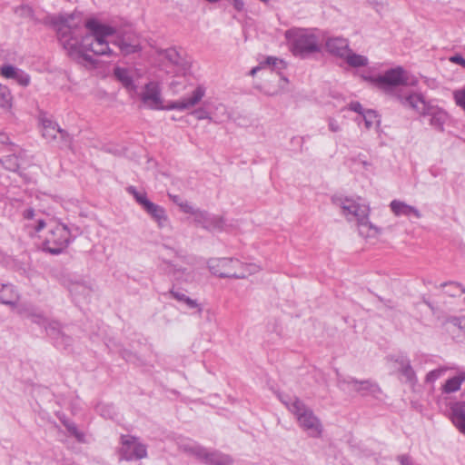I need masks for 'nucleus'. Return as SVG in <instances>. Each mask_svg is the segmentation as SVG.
Returning <instances> with one entry per match:
<instances>
[{
    "instance_id": "nucleus-15",
    "label": "nucleus",
    "mask_w": 465,
    "mask_h": 465,
    "mask_svg": "<svg viewBox=\"0 0 465 465\" xmlns=\"http://www.w3.org/2000/svg\"><path fill=\"white\" fill-rule=\"evenodd\" d=\"M193 216L195 223L208 231L222 230L223 228L224 221L221 216L210 214L206 211L200 209H196Z\"/></svg>"
},
{
    "instance_id": "nucleus-21",
    "label": "nucleus",
    "mask_w": 465,
    "mask_h": 465,
    "mask_svg": "<svg viewBox=\"0 0 465 465\" xmlns=\"http://www.w3.org/2000/svg\"><path fill=\"white\" fill-rule=\"evenodd\" d=\"M201 461L208 465H232V459L218 450H209L204 448V453L201 456Z\"/></svg>"
},
{
    "instance_id": "nucleus-7",
    "label": "nucleus",
    "mask_w": 465,
    "mask_h": 465,
    "mask_svg": "<svg viewBox=\"0 0 465 465\" xmlns=\"http://www.w3.org/2000/svg\"><path fill=\"white\" fill-rule=\"evenodd\" d=\"M211 272L221 278L244 279L257 273L261 268L256 263H244L234 258H213L208 261Z\"/></svg>"
},
{
    "instance_id": "nucleus-41",
    "label": "nucleus",
    "mask_w": 465,
    "mask_h": 465,
    "mask_svg": "<svg viewBox=\"0 0 465 465\" xmlns=\"http://www.w3.org/2000/svg\"><path fill=\"white\" fill-rule=\"evenodd\" d=\"M97 411L107 419H113L114 415V408L110 404H98L96 407Z\"/></svg>"
},
{
    "instance_id": "nucleus-31",
    "label": "nucleus",
    "mask_w": 465,
    "mask_h": 465,
    "mask_svg": "<svg viewBox=\"0 0 465 465\" xmlns=\"http://www.w3.org/2000/svg\"><path fill=\"white\" fill-rule=\"evenodd\" d=\"M168 266V273L171 274L176 281L190 282L193 280V275L186 269L178 268L176 265L166 262Z\"/></svg>"
},
{
    "instance_id": "nucleus-52",
    "label": "nucleus",
    "mask_w": 465,
    "mask_h": 465,
    "mask_svg": "<svg viewBox=\"0 0 465 465\" xmlns=\"http://www.w3.org/2000/svg\"><path fill=\"white\" fill-rule=\"evenodd\" d=\"M176 84H177V83H176V82H174V81H173V82H172V83H171V87H172V88H173V87H174V85H175Z\"/></svg>"
},
{
    "instance_id": "nucleus-42",
    "label": "nucleus",
    "mask_w": 465,
    "mask_h": 465,
    "mask_svg": "<svg viewBox=\"0 0 465 465\" xmlns=\"http://www.w3.org/2000/svg\"><path fill=\"white\" fill-rule=\"evenodd\" d=\"M192 114L197 120H209L210 122L213 121V118L210 112H208L205 108L200 107L192 112Z\"/></svg>"
},
{
    "instance_id": "nucleus-20",
    "label": "nucleus",
    "mask_w": 465,
    "mask_h": 465,
    "mask_svg": "<svg viewBox=\"0 0 465 465\" xmlns=\"http://www.w3.org/2000/svg\"><path fill=\"white\" fill-rule=\"evenodd\" d=\"M68 290L74 300L77 302L87 300L92 292V285L86 282H73L69 284Z\"/></svg>"
},
{
    "instance_id": "nucleus-51",
    "label": "nucleus",
    "mask_w": 465,
    "mask_h": 465,
    "mask_svg": "<svg viewBox=\"0 0 465 465\" xmlns=\"http://www.w3.org/2000/svg\"><path fill=\"white\" fill-rule=\"evenodd\" d=\"M261 69H262V66H261V63H260L258 66H255V67H253V68L251 70L250 74L253 76V75H255V74H256L258 71H260Z\"/></svg>"
},
{
    "instance_id": "nucleus-46",
    "label": "nucleus",
    "mask_w": 465,
    "mask_h": 465,
    "mask_svg": "<svg viewBox=\"0 0 465 465\" xmlns=\"http://www.w3.org/2000/svg\"><path fill=\"white\" fill-rule=\"evenodd\" d=\"M349 109L351 111L358 113L361 115H362V113L366 112V110L362 108V105L359 102H351L349 104Z\"/></svg>"
},
{
    "instance_id": "nucleus-47",
    "label": "nucleus",
    "mask_w": 465,
    "mask_h": 465,
    "mask_svg": "<svg viewBox=\"0 0 465 465\" xmlns=\"http://www.w3.org/2000/svg\"><path fill=\"white\" fill-rule=\"evenodd\" d=\"M450 61L452 63H455L457 64L461 65L463 68H465V59L460 54L453 55L450 58Z\"/></svg>"
},
{
    "instance_id": "nucleus-32",
    "label": "nucleus",
    "mask_w": 465,
    "mask_h": 465,
    "mask_svg": "<svg viewBox=\"0 0 465 465\" xmlns=\"http://www.w3.org/2000/svg\"><path fill=\"white\" fill-rule=\"evenodd\" d=\"M343 59H345L347 64L350 66H351V67L366 66L368 64V62H369V60H368V58L366 56L355 54V53L351 52V49L346 54V55L344 56Z\"/></svg>"
},
{
    "instance_id": "nucleus-9",
    "label": "nucleus",
    "mask_w": 465,
    "mask_h": 465,
    "mask_svg": "<svg viewBox=\"0 0 465 465\" xmlns=\"http://www.w3.org/2000/svg\"><path fill=\"white\" fill-rule=\"evenodd\" d=\"M364 79L386 93H391L393 88L400 85H415L417 84V79L411 77L408 72L401 66L387 70L382 75L364 77Z\"/></svg>"
},
{
    "instance_id": "nucleus-18",
    "label": "nucleus",
    "mask_w": 465,
    "mask_h": 465,
    "mask_svg": "<svg viewBox=\"0 0 465 465\" xmlns=\"http://www.w3.org/2000/svg\"><path fill=\"white\" fill-rule=\"evenodd\" d=\"M1 75L6 79H14L22 86H27L30 84V75L25 71L11 64H5L0 67Z\"/></svg>"
},
{
    "instance_id": "nucleus-10",
    "label": "nucleus",
    "mask_w": 465,
    "mask_h": 465,
    "mask_svg": "<svg viewBox=\"0 0 465 465\" xmlns=\"http://www.w3.org/2000/svg\"><path fill=\"white\" fill-rule=\"evenodd\" d=\"M126 191L128 193L133 195L136 203L148 215H150V217L157 223L160 229L170 227L169 217L163 206L151 202L148 199L146 193L137 191L134 186H128Z\"/></svg>"
},
{
    "instance_id": "nucleus-53",
    "label": "nucleus",
    "mask_w": 465,
    "mask_h": 465,
    "mask_svg": "<svg viewBox=\"0 0 465 465\" xmlns=\"http://www.w3.org/2000/svg\"><path fill=\"white\" fill-rule=\"evenodd\" d=\"M177 198H178L177 196L173 197V202L178 204L179 202L177 201Z\"/></svg>"
},
{
    "instance_id": "nucleus-26",
    "label": "nucleus",
    "mask_w": 465,
    "mask_h": 465,
    "mask_svg": "<svg viewBox=\"0 0 465 465\" xmlns=\"http://www.w3.org/2000/svg\"><path fill=\"white\" fill-rule=\"evenodd\" d=\"M170 295L173 299L178 301L179 302H182V303L185 304L187 308H189V309H196L199 313L202 312L203 308L198 303V302L196 300H193V299H191L190 297H188L183 292H182L180 290L172 289L170 291Z\"/></svg>"
},
{
    "instance_id": "nucleus-8",
    "label": "nucleus",
    "mask_w": 465,
    "mask_h": 465,
    "mask_svg": "<svg viewBox=\"0 0 465 465\" xmlns=\"http://www.w3.org/2000/svg\"><path fill=\"white\" fill-rule=\"evenodd\" d=\"M48 231L43 242L44 249L51 254L61 253L73 241L69 228L52 218L46 224Z\"/></svg>"
},
{
    "instance_id": "nucleus-28",
    "label": "nucleus",
    "mask_w": 465,
    "mask_h": 465,
    "mask_svg": "<svg viewBox=\"0 0 465 465\" xmlns=\"http://www.w3.org/2000/svg\"><path fill=\"white\" fill-rule=\"evenodd\" d=\"M454 370H457V365L455 364L440 366L439 368L434 369L426 374L425 382L434 383L438 379L444 376L448 371H451Z\"/></svg>"
},
{
    "instance_id": "nucleus-43",
    "label": "nucleus",
    "mask_w": 465,
    "mask_h": 465,
    "mask_svg": "<svg viewBox=\"0 0 465 465\" xmlns=\"http://www.w3.org/2000/svg\"><path fill=\"white\" fill-rule=\"evenodd\" d=\"M453 98L456 104L465 109V86L453 92Z\"/></svg>"
},
{
    "instance_id": "nucleus-33",
    "label": "nucleus",
    "mask_w": 465,
    "mask_h": 465,
    "mask_svg": "<svg viewBox=\"0 0 465 465\" xmlns=\"http://www.w3.org/2000/svg\"><path fill=\"white\" fill-rule=\"evenodd\" d=\"M3 167L11 172H16L20 166L19 158L15 154L6 155L0 159Z\"/></svg>"
},
{
    "instance_id": "nucleus-50",
    "label": "nucleus",
    "mask_w": 465,
    "mask_h": 465,
    "mask_svg": "<svg viewBox=\"0 0 465 465\" xmlns=\"http://www.w3.org/2000/svg\"><path fill=\"white\" fill-rule=\"evenodd\" d=\"M234 7L237 10H242L243 8V3L241 0H234Z\"/></svg>"
},
{
    "instance_id": "nucleus-36",
    "label": "nucleus",
    "mask_w": 465,
    "mask_h": 465,
    "mask_svg": "<svg viewBox=\"0 0 465 465\" xmlns=\"http://www.w3.org/2000/svg\"><path fill=\"white\" fill-rule=\"evenodd\" d=\"M60 420L65 426L67 430L72 435H74L79 441L84 440V434L78 430L76 425L73 421H70L69 420H66L65 418H61Z\"/></svg>"
},
{
    "instance_id": "nucleus-27",
    "label": "nucleus",
    "mask_w": 465,
    "mask_h": 465,
    "mask_svg": "<svg viewBox=\"0 0 465 465\" xmlns=\"http://www.w3.org/2000/svg\"><path fill=\"white\" fill-rule=\"evenodd\" d=\"M18 294L12 284L0 283V302L4 304H14Z\"/></svg>"
},
{
    "instance_id": "nucleus-38",
    "label": "nucleus",
    "mask_w": 465,
    "mask_h": 465,
    "mask_svg": "<svg viewBox=\"0 0 465 465\" xmlns=\"http://www.w3.org/2000/svg\"><path fill=\"white\" fill-rule=\"evenodd\" d=\"M440 286L451 288V290L446 291V293H448L450 296L461 295L465 292V288L458 282H451L449 283L446 282V283H442Z\"/></svg>"
},
{
    "instance_id": "nucleus-37",
    "label": "nucleus",
    "mask_w": 465,
    "mask_h": 465,
    "mask_svg": "<svg viewBox=\"0 0 465 465\" xmlns=\"http://www.w3.org/2000/svg\"><path fill=\"white\" fill-rule=\"evenodd\" d=\"M15 14L18 16L28 18L35 22L41 21L40 19L35 17L34 11H33L32 7L27 5H23L18 6L15 9Z\"/></svg>"
},
{
    "instance_id": "nucleus-4",
    "label": "nucleus",
    "mask_w": 465,
    "mask_h": 465,
    "mask_svg": "<svg viewBox=\"0 0 465 465\" xmlns=\"http://www.w3.org/2000/svg\"><path fill=\"white\" fill-rule=\"evenodd\" d=\"M334 204L341 209L342 215L349 221H356L360 235L364 238H374L381 233V229L369 220L371 209L361 199L333 197Z\"/></svg>"
},
{
    "instance_id": "nucleus-6",
    "label": "nucleus",
    "mask_w": 465,
    "mask_h": 465,
    "mask_svg": "<svg viewBox=\"0 0 465 465\" xmlns=\"http://www.w3.org/2000/svg\"><path fill=\"white\" fill-rule=\"evenodd\" d=\"M281 401L296 417L299 426L311 438H321L323 426L312 409L295 396L280 395Z\"/></svg>"
},
{
    "instance_id": "nucleus-12",
    "label": "nucleus",
    "mask_w": 465,
    "mask_h": 465,
    "mask_svg": "<svg viewBox=\"0 0 465 465\" xmlns=\"http://www.w3.org/2000/svg\"><path fill=\"white\" fill-rule=\"evenodd\" d=\"M21 216L24 226L30 234L41 232L52 219L47 213L33 207H25L22 210Z\"/></svg>"
},
{
    "instance_id": "nucleus-23",
    "label": "nucleus",
    "mask_w": 465,
    "mask_h": 465,
    "mask_svg": "<svg viewBox=\"0 0 465 465\" xmlns=\"http://www.w3.org/2000/svg\"><path fill=\"white\" fill-rule=\"evenodd\" d=\"M177 446L180 450L200 460L204 453V447L190 439H180L177 440Z\"/></svg>"
},
{
    "instance_id": "nucleus-19",
    "label": "nucleus",
    "mask_w": 465,
    "mask_h": 465,
    "mask_svg": "<svg viewBox=\"0 0 465 465\" xmlns=\"http://www.w3.org/2000/svg\"><path fill=\"white\" fill-rule=\"evenodd\" d=\"M455 375L446 380L441 386V391L445 394L457 392L460 390L461 384L465 382V369H460L457 366L454 370Z\"/></svg>"
},
{
    "instance_id": "nucleus-16",
    "label": "nucleus",
    "mask_w": 465,
    "mask_h": 465,
    "mask_svg": "<svg viewBox=\"0 0 465 465\" xmlns=\"http://www.w3.org/2000/svg\"><path fill=\"white\" fill-rule=\"evenodd\" d=\"M47 335L54 341V344L58 348L66 349L71 345V337L65 335L61 331V325L56 321H48L44 325Z\"/></svg>"
},
{
    "instance_id": "nucleus-39",
    "label": "nucleus",
    "mask_w": 465,
    "mask_h": 465,
    "mask_svg": "<svg viewBox=\"0 0 465 465\" xmlns=\"http://www.w3.org/2000/svg\"><path fill=\"white\" fill-rule=\"evenodd\" d=\"M12 96L7 87L0 84V107L9 108L11 106Z\"/></svg>"
},
{
    "instance_id": "nucleus-3",
    "label": "nucleus",
    "mask_w": 465,
    "mask_h": 465,
    "mask_svg": "<svg viewBox=\"0 0 465 465\" xmlns=\"http://www.w3.org/2000/svg\"><path fill=\"white\" fill-rule=\"evenodd\" d=\"M397 99L404 106L412 109L420 115L429 119V124L439 132L444 131L449 114L435 100H426L421 94L410 93L397 94Z\"/></svg>"
},
{
    "instance_id": "nucleus-17",
    "label": "nucleus",
    "mask_w": 465,
    "mask_h": 465,
    "mask_svg": "<svg viewBox=\"0 0 465 465\" xmlns=\"http://www.w3.org/2000/svg\"><path fill=\"white\" fill-rule=\"evenodd\" d=\"M325 48L331 55L344 58L350 51L349 41L341 36L329 37L325 41Z\"/></svg>"
},
{
    "instance_id": "nucleus-1",
    "label": "nucleus",
    "mask_w": 465,
    "mask_h": 465,
    "mask_svg": "<svg viewBox=\"0 0 465 465\" xmlns=\"http://www.w3.org/2000/svg\"><path fill=\"white\" fill-rule=\"evenodd\" d=\"M85 26L89 30V34L79 39L75 30L67 24V21L57 25L59 41L72 57L83 56L87 60L88 56L84 54V52L87 51L96 55L111 56L114 50L110 44L117 46L124 54L135 53L139 49L136 40L130 37L128 39L116 37V31L113 26L102 24L95 19L88 20Z\"/></svg>"
},
{
    "instance_id": "nucleus-14",
    "label": "nucleus",
    "mask_w": 465,
    "mask_h": 465,
    "mask_svg": "<svg viewBox=\"0 0 465 465\" xmlns=\"http://www.w3.org/2000/svg\"><path fill=\"white\" fill-rule=\"evenodd\" d=\"M386 359L388 362L392 363L395 368H397L401 374L405 378L406 382L412 386L417 383V375L411 364V360L407 355L403 353H398L389 355Z\"/></svg>"
},
{
    "instance_id": "nucleus-30",
    "label": "nucleus",
    "mask_w": 465,
    "mask_h": 465,
    "mask_svg": "<svg viewBox=\"0 0 465 465\" xmlns=\"http://www.w3.org/2000/svg\"><path fill=\"white\" fill-rule=\"evenodd\" d=\"M19 313L25 317L29 319L32 322L39 324V325H45L47 322V319L45 317V315L35 311L33 308H25L19 311Z\"/></svg>"
},
{
    "instance_id": "nucleus-24",
    "label": "nucleus",
    "mask_w": 465,
    "mask_h": 465,
    "mask_svg": "<svg viewBox=\"0 0 465 465\" xmlns=\"http://www.w3.org/2000/svg\"><path fill=\"white\" fill-rule=\"evenodd\" d=\"M451 420L455 427L465 434V402L454 403L451 408Z\"/></svg>"
},
{
    "instance_id": "nucleus-22",
    "label": "nucleus",
    "mask_w": 465,
    "mask_h": 465,
    "mask_svg": "<svg viewBox=\"0 0 465 465\" xmlns=\"http://www.w3.org/2000/svg\"><path fill=\"white\" fill-rule=\"evenodd\" d=\"M390 208L395 216H411L413 215L417 219L421 217L420 212L414 206L409 205L400 200H392Z\"/></svg>"
},
{
    "instance_id": "nucleus-40",
    "label": "nucleus",
    "mask_w": 465,
    "mask_h": 465,
    "mask_svg": "<svg viewBox=\"0 0 465 465\" xmlns=\"http://www.w3.org/2000/svg\"><path fill=\"white\" fill-rule=\"evenodd\" d=\"M260 63L262 68H265L266 66L272 68H283L285 66L284 62L275 56H268Z\"/></svg>"
},
{
    "instance_id": "nucleus-44",
    "label": "nucleus",
    "mask_w": 465,
    "mask_h": 465,
    "mask_svg": "<svg viewBox=\"0 0 465 465\" xmlns=\"http://www.w3.org/2000/svg\"><path fill=\"white\" fill-rule=\"evenodd\" d=\"M328 126H329V130L332 133H338V132L341 131V124H339V122L336 119H334L332 117L328 118Z\"/></svg>"
},
{
    "instance_id": "nucleus-2",
    "label": "nucleus",
    "mask_w": 465,
    "mask_h": 465,
    "mask_svg": "<svg viewBox=\"0 0 465 465\" xmlns=\"http://www.w3.org/2000/svg\"><path fill=\"white\" fill-rule=\"evenodd\" d=\"M205 94L206 87L203 84H198L191 91L188 96L164 104L160 84L157 82L151 81L144 85L139 96L143 104L152 110L185 111L196 106Z\"/></svg>"
},
{
    "instance_id": "nucleus-13",
    "label": "nucleus",
    "mask_w": 465,
    "mask_h": 465,
    "mask_svg": "<svg viewBox=\"0 0 465 465\" xmlns=\"http://www.w3.org/2000/svg\"><path fill=\"white\" fill-rule=\"evenodd\" d=\"M121 456L126 460H141L147 456V448L135 437L123 436Z\"/></svg>"
},
{
    "instance_id": "nucleus-34",
    "label": "nucleus",
    "mask_w": 465,
    "mask_h": 465,
    "mask_svg": "<svg viewBox=\"0 0 465 465\" xmlns=\"http://www.w3.org/2000/svg\"><path fill=\"white\" fill-rule=\"evenodd\" d=\"M164 57L171 64L177 66H183V58L175 48H168L164 51Z\"/></svg>"
},
{
    "instance_id": "nucleus-45",
    "label": "nucleus",
    "mask_w": 465,
    "mask_h": 465,
    "mask_svg": "<svg viewBox=\"0 0 465 465\" xmlns=\"http://www.w3.org/2000/svg\"><path fill=\"white\" fill-rule=\"evenodd\" d=\"M178 205L181 208V210L185 213H190L193 215L196 211V208H194L186 201L178 203Z\"/></svg>"
},
{
    "instance_id": "nucleus-49",
    "label": "nucleus",
    "mask_w": 465,
    "mask_h": 465,
    "mask_svg": "<svg viewBox=\"0 0 465 465\" xmlns=\"http://www.w3.org/2000/svg\"><path fill=\"white\" fill-rule=\"evenodd\" d=\"M9 140V137L6 134L0 132V143H6Z\"/></svg>"
},
{
    "instance_id": "nucleus-11",
    "label": "nucleus",
    "mask_w": 465,
    "mask_h": 465,
    "mask_svg": "<svg viewBox=\"0 0 465 465\" xmlns=\"http://www.w3.org/2000/svg\"><path fill=\"white\" fill-rule=\"evenodd\" d=\"M43 137L48 142H56L61 147L70 146L71 136L46 114H42L39 118Z\"/></svg>"
},
{
    "instance_id": "nucleus-25",
    "label": "nucleus",
    "mask_w": 465,
    "mask_h": 465,
    "mask_svg": "<svg viewBox=\"0 0 465 465\" xmlns=\"http://www.w3.org/2000/svg\"><path fill=\"white\" fill-rule=\"evenodd\" d=\"M115 78L129 91H135L136 86L134 84L132 73L127 68L115 67L114 70Z\"/></svg>"
},
{
    "instance_id": "nucleus-5",
    "label": "nucleus",
    "mask_w": 465,
    "mask_h": 465,
    "mask_svg": "<svg viewBox=\"0 0 465 465\" xmlns=\"http://www.w3.org/2000/svg\"><path fill=\"white\" fill-rule=\"evenodd\" d=\"M284 37L294 56L306 58L322 50L320 31L317 28L292 27L285 31Z\"/></svg>"
},
{
    "instance_id": "nucleus-35",
    "label": "nucleus",
    "mask_w": 465,
    "mask_h": 465,
    "mask_svg": "<svg viewBox=\"0 0 465 465\" xmlns=\"http://www.w3.org/2000/svg\"><path fill=\"white\" fill-rule=\"evenodd\" d=\"M361 117L364 121L365 128L368 130L380 123L378 115L373 110H366L365 113H362Z\"/></svg>"
},
{
    "instance_id": "nucleus-29",
    "label": "nucleus",
    "mask_w": 465,
    "mask_h": 465,
    "mask_svg": "<svg viewBox=\"0 0 465 465\" xmlns=\"http://www.w3.org/2000/svg\"><path fill=\"white\" fill-rule=\"evenodd\" d=\"M349 385L352 387V389L356 391H371L374 392L379 391V387L377 384L371 382L370 381H357L353 378H350L348 381H345Z\"/></svg>"
},
{
    "instance_id": "nucleus-48",
    "label": "nucleus",
    "mask_w": 465,
    "mask_h": 465,
    "mask_svg": "<svg viewBox=\"0 0 465 465\" xmlns=\"http://www.w3.org/2000/svg\"><path fill=\"white\" fill-rule=\"evenodd\" d=\"M397 460L401 463V465H411V460L408 455H399Z\"/></svg>"
},
{
    "instance_id": "nucleus-54",
    "label": "nucleus",
    "mask_w": 465,
    "mask_h": 465,
    "mask_svg": "<svg viewBox=\"0 0 465 465\" xmlns=\"http://www.w3.org/2000/svg\"><path fill=\"white\" fill-rule=\"evenodd\" d=\"M50 22H51V23H53V24H54V25H56V22L54 21V18H52V19L50 20Z\"/></svg>"
}]
</instances>
